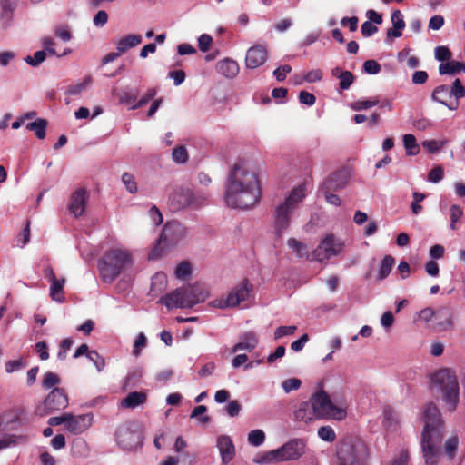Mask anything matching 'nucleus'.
Segmentation results:
<instances>
[{
  "mask_svg": "<svg viewBox=\"0 0 465 465\" xmlns=\"http://www.w3.org/2000/svg\"><path fill=\"white\" fill-rule=\"evenodd\" d=\"M288 247L292 250L299 258H306L312 260V253L309 252L308 246L295 238H289L287 241Z\"/></svg>",
  "mask_w": 465,
  "mask_h": 465,
  "instance_id": "7c9ffc66",
  "label": "nucleus"
},
{
  "mask_svg": "<svg viewBox=\"0 0 465 465\" xmlns=\"http://www.w3.org/2000/svg\"><path fill=\"white\" fill-rule=\"evenodd\" d=\"M193 199L190 189L175 188L169 196L170 207L173 211L183 209L193 203Z\"/></svg>",
  "mask_w": 465,
  "mask_h": 465,
  "instance_id": "2eb2a0df",
  "label": "nucleus"
},
{
  "mask_svg": "<svg viewBox=\"0 0 465 465\" xmlns=\"http://www.w3.org/2000/svg\"><path fill=\"white\" fill-rule=\"evenodd\" d=\"M453 312L450 307L442 306L436 310L434 319L440 331H447L453 326Z\"/></svg>",
  "mask_w": 465,
  "mask_h": 465,
  "instance_id": "b1692460",
  "label": "nucleus"
},
{
  "mask_svg": "<svg viewBox=\"0 0 465 465\" xmlns=\"http://www.w3.org/2000/svg\"><path fill=\"white\" fill-rule=\"evenodd\" d=\"M192 272V267L189 262L183 261L180 262L175 269V276L178 279H185Z\"/></svg>",
  "mask_w": 465,
  "mask_h": 465,
  "instance_id": "c03bdc74",
  "label": "nucleus"
},
{
  "mask_svg": "<svg viewBox=\"0 0 465 465\" xmlns=\"http://www.w3.org/2000/svg\"><path fill=\"white\" fill-rule=\"evenodd\" d=\"M67 405V395L61 388H54L44 401V407L49 411L64 410Z\"/></svg>",
  "mask_w": 465,
  "mask_h": 465,
  "instance_id": "4468645a",
  "label": "nucleus"
},
{
  "mask_svg": "<svg viewBox=\"0 0 465 465\" xmlns=\"http://www.w3.org/2000/svg\"><path fill=\"white\" fill-rule=\"evenodd\" d=\"M172 156L173 160L177 163H184L188 160V153L184 146L173 148Z\"/></svg>",
  "mask_w": 465,
  "mask_h": 465,
  "instance_id": "49530a36",
  "label": "nucleus"
},
{
  "mask_svg": "<svg viewBox=\"0 0 465 465\" xmlns=\"http://www.w3.org/2000/svg\"><path fill=\"white\" fill-rule=\"evenodd\" d=\"M369 457L366 443L358 438H345L337 448L338 465H365Z\"/></svg>",
  "mask_w": 465,
  "mask_h": 465,
  "instance_id": "39448f33",
  "label": "nucleus"
},
{
  "mask_svg": "<svg viewBox=\"0 0 465 465\" xmlns=\"http://www.w3.org/2000/svg\"><path fill=\"white\" fill-rule=\"evenodd\" d=\"M15 8L14 0H1L0 1V17L3 22V25H5L6 21H8L13 14Z\"/></svg>",
  "mask_w": 465,
  "mask_h": 465,
  "instance_id": "c9c22d12",
  "label": "nucleus"
},
{
  "mask_svg": "<svg viewBox=\"0 0 465 465\" xmlns=\"http://www.w3.org/2000/svg\"><path fill=\"white\" fill-rule=\"evenodd\" d=\"M133 256L124 248H111L106 251L101 260L99 271L104 282H114L122 272L133 265Z\"/></svg>",
  "mask_w": 465,
  "mask_h": 465,
  "instance_id": "7ed1b4c3",
  "label": "nucleus"
},
{
  "mask_svg": "<svg viewBox=\"0 0 465 465\" xmlns=\"http://www.w3.org/2000/svg\"><path fill=\"white\" fill-rule=\"evenodd\" d=\"M184 299L183 289L181 287L161 297L160 302L168 309L187 308L189 303Z\"/></svg>",
  "mask_w": 465,
  "mask_h": 465,
  "instance_id": "412c9836",
  "label": "nucleus"
},
{
  "mask_svg": "<svg viewBox=\"0 0 465 465\" xmlns=\"http://www.w3.org/2000/svg\"><path fill=\"white\" fill-rule=\"evenodd\" d=\"M217 448L219 450L222 462L228 464L235 456V447L229 436L222 435L217 438Z\"/></svg>",
  "mask_w": 465,
  "mask_h": 465,
  "instance_id": "aec40b11",
  "label": "nucleus"
},
{
  "mask_svg": "<svg viewBox=\"0 0 465 465\" xmlns=\"http://www.w3.org/2000/svg\"><path fill=\"white\" fill-rule=\"evenodd\" d=\"M257 344L258 339L256 334L252 331H249L244 333L241 337V341L233 346L232 352H237L242 350L252 351L257 346Z\"/></svg>",
  "mask_w": 465,
  "mask_h": 465,
  "instance_id": "cd10ccee",
  "label": "nucleus"
},
{
  "mask_svg": "<svg viewBox=\"0 0 465 465\" xmlns=\"http://www.w3.org/2000/svg\"><path fill=\"white\" fill-rule=\"evenodd\" d=\"M60 383V378L57 374L52 371H47L42 381V385L45 389H50Z\"/></svg>",
  "mask_w": 465,
  "mask_h": 465,
  "instance_id": "de8ad7c7",
  "label": "nucleus"
},
{
  "mask_svg": "<svg viewBox=\"0 0 465 465\" xmlns=\"http://www.w3.org/2000/svg\"><path fill=\"white\" fill-rule=\"evenodd\" d=\"M46 57V52L44 50L37 51L34 54V56L27 55L25 61L31 66H37L45 61Z\"/></svg>",
  "mask_w": 465,
  "mask_h": 465,
  "instance_id": "3c124183",
  "label": "nucleus"
},
{
  "mask_svg": "<svg viewBox=\"0 0 465 465\" xmlns=\"http://www.w3.org/2000/svg\"><path fill=\"white\" fill-rule=\"evenodd\" d=\"M87 358L89 361L94 362L98 371H101L104 368V361L97 351H91L89 353H87Z\"/></svg>",
  "mask_w": 465,
  "mask_h": 465,
  "instance_id": "4d7b16f0",
  "label": "nucleus"
},
{
  "mask_svg": "<svg viewBox=\"0 0 465 465\" xmlns=\"http://www.w3.org/2000/svg\"><path fill=\"white\" fill-rule=\"evenodd\" d=\"M183 234V227L178 222L167 223L157 241L156 245L150 252L148 258L150 260L158 259L163 255V246L173 245L176 243Z\"/></svg>",
  "mask_w": 465,
  "mask_h": 465,
  "instance_id": "1a4fd4ad",
  "label": "nucleus"
},
{
  "mask_svg": "<svg viewBox=\"0 0 465 465\" xmlns=\"http://www.w3.org/2000/svg\"><path fill=\"white\" fill-rule=\"evenodd\" d=\"M343 248L341 242H336L332 235H327L312 252V260L322 262L331 256L339 254Z\"/></svg>",
  "mask_w": 465,
  "mask_h": 465,
  "instance_id": "9d476101",
  "label": "nucleus"
},
{
  "mask_svg": "<svg viewBox=\"0 0 465 465\" xmlns=\"http://www.w3.org/2000/svg\"><path fill=\"white\" fill-rule=\"evenodd\" d=\"M402 140L407 155H416L420 153V146L413 134H404Z\"/></svg>",
  "mask_w": 465,
  "mask_h": 465,
  "instance_id": "f704fd0d",
  "label": "nucleus"
},
{
  "mask_svg": "<svg viewBox=\"0 0 465 465\" xmlns=\"http://www.w3.org/2000/svg\"><path fill=\"white\" fill-rule=\"evenodd\" d=\"M88 200L87 191L84 188L76 190L71 195V201L69 203L70 212L75 216H81L85 208L86 202Z\"/></svg>",
  "mask_w": 465,
  "mask_h": 465,
  "instance_id": "6ab92c4d",
  "label": "nucleus"
},
{
  "mask_svg": "<svg viewBox=\"0 0 465 465\" xmlns=\"http://www.w3.org/2000/svg\"><path fill=\"white\" fill-rule=\"evenodd\" d=\"M361 31L363 36L369 37L378 32V27L373 23L365 21L361 25Z\"/></svg>",
  "mask_w": 465,
  "mask_h": 465,
  "instance_id": "0e129e2a",
  "label": "nucleus"
},
{
  "mask_svg": "<svg viewBox=\"0 0 465 465\" xmlns=\"http://www.w3.org/2000/svg\"><path fill=\"white\" fill-rule=\"evenodd\" d=\"M261 180L255 166L242 160L236 162L226 179V204L231 208L251 209L261 201Z\"/></svg>",
  "mask_w": 465,
  "mask_h": 465,
  "instance_id": "f257e3e1",
  "label": "nucleus"
},
{
  "mask_svg": "<svg viewBox=\"0 0 465 465\" xmlns=\"http://www.w3.org/2000/svg\"><path fill=\"white\" fill-rule=\"evenodd\" d=\"M216 70L219 74L228 79L234 78L239 74V64L235 60L225 58L216 64Z\"/></svg>",
  "mask_w": 465,
  "mask_h": 465,
  "instance_id": "393cba45",
  "label": "nucleus"
},
{
  "mask_svg": "<svg viewBox=\"0 0 465 465\" xmlns=\"http://www.w3.org/2000/svg\"><path fill=\"white\" fill-rule=\"evenodd\" d=\"M252 289V284L248 279H244L229 292L225 300L220 302L219 307L226 308L238 306L241 302H244L248 299Z\"/></svg>",
  "mask_w": 465,
  "mask_h": 465,
  "instance_id": "9b49d317",
  "label": "nucleus"
},
{
  "mask_svg": "<svg viewBox=\"0 0 465 465\" xmlns=\"http://www.w3.org/2000/svg\"><path fill=\"white\" fill-rule=\"evenodd\" d=\"M322 191L324 194V197H325L327 203H329L332 205H335V206L341 205V201L340 197L337 194H334L331 193L333 190H329L325 187H322Z\"/></svg>",
  "mask_w": 465,
  "mask_h": 465,
  "instance_id": "680f3d73",
  "label": "nucleus"
},
{
  "mask_svg": "<svg viewBox=\"0 0 465 465\" xmlns=\"http://www.w3.org/2000/svg\"><path fill=\"white\" fill-rule=\"evenodd\" d=\"M444 171L440 165L432 168L428 173V181L430 183H439L443 179Z\"/></svg>",
  "mask_w": 465,
  "mask_h": 465,
  "instance_id": "864d4df0",
  "label": "nucleus"
},
{
  "mask_svg": "<svg viewBox=\"0 0 465 465\" xmlns=\"http://www.w3.org/2000/svg\"><path fill=\"white\" fill-rule=\"evenodd\" d=\"M443 25L444 17L440 15H435L430 19L428 27L431 30H439L443 26Z\"/></svg>",
  "mask_w": 465,
  "mask_h": 465,
  "instance_id": "774afa93",
  "label": "nucleus"
},
{
  "mask_svg": "<svg viewBox=\"0 0 465 465\" xmlns=\"http://www.w3.org/2000/svg\"><path fill=\"white\" fill-rule=\"evenodd\" d=\"M338 79L340 80V88L341 90H347L352 84L355 77L351 72L345 70L342 74H341Z\"/></svg>",
  "mask_w": 465,
  "mask_h": 465,
  "instance_id": "37998d69",
  "label": "nucleus"
},
{
  "mask_svg": "<svg viewBox=\"0 0 465 465\" xmlns=\"http://www.w3.org/2000/svg\"><path fill=\"white\" fill-rule=\"evenodd\" d=\"M349 181V172L345 169L339 170L330 175L322 187L329 190L338 191L344 188Z\"/></svg>",
  "mask_w": 465,
  "mask_h": 465,
  "instance_id": "5701e85b",
  "label": "nucleus"
},
{
  "mask_svg": "<svg viewBox=\"0 0 465 465\" xmlns=\"http://www.w3.org/2000/svg\"><path fill=\"white\" fill-rule=\"evenodd\" d=\"M318 419L332 418L342 420L346 416L344 409L335 406L324 391H319L310 398Z\"/></svg>",
  "mask_w": 465,
  "mask_h": 465,
  "instance_id": "6e6552de",
  "label": "nucleus"
},
{
  "mask_svg": "<svg viewBox=\"0 0 465 465\" xmlns=\"http://www.w3.org/2000/svg\"><path fill=\"white\" fill-rule=\"evenodd\" d=\"M268 58V50L265 45H254L246 52L245 64L247 68L255 69L262 65Z\"/></svg>",
  "mask_w": 465,
  "mask_h": 465,
  "instance_id": "ddd939ff",
  "label": "nucleus"
},
{
  "mask_svg": "<svg viewBox=\"0 0 465 465\" xmlns=\"http://www.w3.org/2000/svg\"><path fill=\"white\" fill-rule=\"evenodd\" d=\"M265 440V433L262 430H251L248 434V441L251 445L258 447Z\"/></svg>",
  "mask_w": 465,
  "mask_h": 465,
  "instance_id": "ea45409f",
  "label": "nucleus"
},
{
  "mask_svg": "<svg viewBox=\"0 0 465 465\" xmlns=\"http://www.w3.org/2000/svg\"><path fill=\"white\" fill-rule=\"evenodd\" d=\"M92 421V414L74 416L69 413L66 422V430L73 434H80L91 426Z\"/></svg>",
  "mask_w": 465,
  "mask_h": 465,
  "instance_id": "a211bd4d",
  "label": "nucleus"
},
{
  "mask_svg": "<svg viewBox=\"0 0 465 465\" xmlns=\"http://www.w3.org/2000/svg\"><path fill=\"white\" fill-rule=\"evenodd\" d=\"M451 55H452V54L447 46L440 45L435 48V58L438 61H440V62L449 61L451 58Z\"/></svg>",
  "mask_w": 465,
  "mask_h": 465,
  "instance_id": "603ef678",
  "label": "nucleus"
},
{
  "mask_svg": "<svg viewBox=\"0 0 465 465\" xmlns=\"http://www.w3.org/2000/svg\"><path fill=\"white\" fill-rule=\"evenodd\" d=\"M393 27L402 30L405 27L403 15L400 10H394L391 16Z\"/></svg>",
  "mask_w": 465,
  "mask_h": 465,
  "instance_id": "13d9d810",
  "label": "nucleus"
},
{
  "mask_svg": "<svg viewBox=\"0 0 465 465\" xmlns=\"http://www.w3.org/2000/svg\"><path fill=\"white\" fill-rule=\"evenodd\" d=\"M450 96L455 97V101L459 102L460 99L465 97V87L462 85L461 81L457 78L453 82L451 87L450 88Z\"/></svg>",
  "mask_w": 465,
  "mask_h": 465,
  "instance_id": "58836bf2",
  "label": "nucleus"
},
{
  "mask_svg": "<svg viewBox=\"0 0 465 465\" xmlns=\"http://www.w3.org/2000/svg\"><path fill=\"white\" fill-rule=\"evenodd\" d=\"M48 122L43 118H37L35 121L28 123L26 129L35 132V136L38 139H45L46 135V127Z\"/></svg>",
  "mask_w": 465,
  "mask_h": 465,
  "instance_id": "2f4dec72",
  "label": "nucleus"
},
{
  "mask_svg": "<svg viewBox=\"0 0 465 465\" xmlns=\"http://www.w3.org/2000/svg\"><path fill=\"white\" fill-rule=\"evenodd\" d=\"M147 394L144 391L130 392L121 401V406L125 409H135L146 402Z\"/></svg>",
  "mask_w": 465,
  "mask_h": 465,
  "instance_id": "a878e982",
  "label": "nucleus"
},
{
  "mask_svg": "<svg viewBox=\"0 0 465 465\" xmlns=\"http://www.w3.org/2000/svg\"><path fill=\"white\" fill-rule=\"evenodd\" d=\"M115 440L120 447L124 450H132L139 442V435L127 426H121L115 432Z\"/></svg>",
  "mask_w": 465,
  "mask_h": 465,
  "instance_id": "dca6fc26",
  "label": "nucleus"
},
{
  "mask_svg": "<svg viewBox=\"0 0 465 465\" xmlns=\"http://www.w3.org/2000/svg\"><path fill=\"white\" fill-rule=\"evenodd\" d=\"M185 302L189 303L187 308H193L195 304L203 302L209 297L208 291L199 284L183 287Z\"/></svg>",
  "mask_w": 465,
  "mask_h": 465,
  "instance_id": "f3484780",
  "label": "nucleus"
},
{
  "mask_svg": "<svg viewBox=\"0 0 465 465\" xmlns=\"http://www.w3.org/2000/svg\"><path fill=\"white\" fill-rule=\"evenodd\" d=\"M424 428L421 433V450L426 465H437L439 447L443 439V420L439 408L430 402L423 410Z\"/></svg>",
  "mask_w": 465,
  "mask_h": 465,
  "instance_id": "f03ea898",
  "label": "nucleus"
},
{
  "mask_svg": "<svg viewBox=\"0 0 465 465\" xmlns=\"http://www.w3.org/2000/svg\"><path fill=\"white\" fill-rule=\"evenodd\" d=\"M301 381L297 378H290L282 381V387L286 393L296 391L301 387Z\"/></svg>",
  "mask_w": 465,
  "mask_h": 465,
  "instance_id": "5fc2aeb1",
  "label": "nucleus"
},
{
  "mask_svg": "<svg viewBox=\"0 0 465 465\" xmlns=\"http://www.w3.org/2000/svg\"><path fill=\"white\" fill-rule=\"evenodd\" d=\"M305 187L299 185L292 189L284 203L280 204L276 209L275 214V229L278 234L288 228L290 224V217L296 205L305 197Z\"/></svg>",
  "mask_w": 465,
  "mask_h": 465,
  "instance_id": "423d86ee",
  "label": "nucleus"
},
{
  "mask_svg": "<svg viewBox=\"0 0 465 465\" xmlns=\"http://www.w3.org/2000/svg\"><path fill=\"white\" fill-rule=\"evenodd\" d=\"M292 71V67L289 64H284L281 67H278L273 71V75L276 77L277 81L282 82L286 78V74H289Z\"/></svg>",
  "mask_w": 465,
  "mask_h": 465,
  "instance_id": "338daca9",
  "label": "nucleus"
},
{
  "mask_svg": "<svg viewBox=\"0 0 465 465\" xmlns=\"http://www.w3.org/2000/svg\"><path fill=\"white\" fill-rule=\"evenodd\" d=\"M294 416L297 420L304 422H309L314 419H318L311 400L302 402L299 408L295 411Z\"/></svg>",
  "mask_w": 465,
  "mask_h": 465,
  "instance_id": "bb28decb",
  "label": "nucleus"
},
{
  "mask_svg": "<svg viewBox=\"0 0 465 465\" xmlns=\"http://www.w3.org/2000/svg\"><path fill=\"white\" fill-rule=\"evenodd\" d=\"M91 83V76H87L82 83L72 84L68 86L66 94L69 95H78L86 90L88 84Z\"/></svg>",
  "mask_w": 465,
  "mask_h": 465,
  "instance_id": "a19ab883",
  "label": "nucleus"
},
{
  "mask_svg": "<svg viewBox=\"0 0 465 465\" xmlns=\"http://www.w3.org/2000/svg\"><path fill=\"white\" fill-rule=\"evenodd\" d=\"M119 102L121 104H130L136 101L138 95V90L134 92H130L127 90H124L121 93L117 94Z\"/></svg>",
  "mask_w": 465,
  "mask_h": 465,
  "instance_id": "a18cd8bd",
  "label": "nucleus"
},
{
  "mask_svg": "<svg viewBox=\"0 0 465 465\" xmlns=\"http://www.w3.org/2000/svg\"><path fill=\"white\" fill-rule=\"evenodd\" d=\"M461 70L465 71V64L458 61H450L446 64H441L439 66L440 74H455Z\"/></svg>",
  "mask_w": 465,
  "mask_h": 465,
  "instance_id": "473e14b6",
  "label": "nucleus"
},
{
  "mask_svg": "<svg viewBox=\"0 0 465 465\" xmlns=\"http://www.w3.org/2000/svg\"><path fill=\"white\" fill-rule=\"evenodd\" d=\"M381 64L372 59L367 60L363 64V70L369 74H377L381 71Z\"/></svg>",
  "mask_w": 465,
  "mask_h": 465,
  "instance_id": "6e6d98bb",
  "label": "nucleus"
},
{
  "mask_svg": "<svg viewBox=\"0 0 465 465\" xmlns=\"http://www.w3.org/2000/svg\"><path fill=\"white\" fill-rule=\"evenodd\" d=\"M463 215V210L460 206L457 204H453L450 209V229L458 230V223L461 219Z\"/></svg>",
  "mask_w": 465,
  "mask_h": 465,
  "instance_id": "e433bc0d",
  "label": "nucleus"
},
{
  "mask_svg": "<svg viewBox=\"0 0 465 465\" xmlns=\"http://www.w3.org/2000/svg\"><path fill=\"white\" fill-rule=\"evenodd\" d=\"M50 282H51V286H50L51 298L57 302H64V286L65 283V280L64 278H62V279L54 278V279L51 280Z\"/></svg>",
  "mask_w": 465,
  "mask_h": 465,
  "instance_id": "c756f323",
  "label": "nucleus"
},
{
  "mask_svg": "<svg viewBox=\"0 0 465 465\" xmlns=\"http://www.w3.org/2000/svg\"><path fill=\"white\" fill-rule=\"evenodd\" d=\"M122 182L129 193H134L137 192V183L133 174L124 173L122 175Z\"/></svg>",
  "mask_w": 465,
  "mask_h": 465,
  "instance_id": "79ce46f5",
  "label": "nucleus"
},
{
  "mask_svg": "<svg viewBox=\"0 0 465 465\" xmlns=\"http://www.w3.org/2000/svg\"><path fill=\"white\" fill-rule=\"evenodd\" d=\"M379 103L378 99L371 100H359L351 104V107L354 111H361L377 105Z\"/></svg>",
  "mask_w": 465,
  "mask_h": 465,
  "instance_id": "09e8293b",
  "label": "nucleus"
},
{
  "mask_svg": "<svg viewBox=\"0 0 465 465\" xmlns=\"http://www.w3.org/2000/svg\"><path fill=\"white\" fill-rule=\"evenodd\" d=\"M450 98L451 96L450 94V87L446 84L438 85L436 88H434L431 94V99L434 102L440 103L447 106L450 110L454 111L459 107V102H448V100Z\"/></svg>",
  "mask_w": 465,
  "mask_h": 465,
  "instance_id": "4be33fe9",
  "label": "nucleus"
},
{
  "mask_svg": "<svg viewBox=\"0 0 465 465\" xmlns=\"http://www.w3.org/2000/svg\"><path fill=\"white\" fill-rule=\"evenodd\" d=\"M459 446V438L458 436H452L449 438L444 445L445 454L450 459H453L456 455L457 450Z\"/></svg>",
  "mask_w": 465,
  "mask_h": 465,
  "instance_id": "4c0bfd02",
  "label": "nucleus"
},
{
  "mask_svg": "<svg viewBox=\"0 0 465 465\" xmlns=\"http://www.w3.org/2000/svg\"><path fill=\"white\" fill-rule=\"evenodd\" d=\"M318 436L329 442H332L336 439V434L333 429L330 426H322L318 430Z\"/></svg>",
  "mask_w": 465,
  "mask_h": 465,
  "instance_id": "8fccbe9b",
  "label": "nucleus"
},
{
  "mask_svg": "<svg viewBox=\"0 0 465 465\" xmlns=\"http://www.w3.org/2000/svg\"><path fill=\"white\" fill-rule=\"evenodd\" d=\"M24 414L25 410L22 407H14L5 411L0 416V431L14 430L17 425L26 423Z\"/></svg>",
  "mask_w": 465,
  "mask_h": 465,
  "instance_id": "f8f14e48",
  "label": "nucleus"
},
{
  "mask_svg": "<svg viewBox=\"0 0 465 465\" xmlns=\"http://www.w3.org/2000/svg\"><path fill=\"white\" fill-rule=\"evenodd\" d=\"M297 330L296 326H280L275 330L274 339L278 340L283 336L292 335Z\"/></svg>",
  "mask_w": 465,
  "mask_h": 465,
  "instance_id": "052dcab7",
  "label": "nucleus"
},
{
  "mask_svg": "<svg viewBox=\"0 0 465 465\" xmlns=\"http://www.w3.org/2000/svg\"><path fill=\"white\" fill-rule=\"evenodd\" d=\"M306 443L302 439H293L282 447L268 451L262 457V462H282L298 460L305 453Z\"/></svg>",
  "mask_w": 465,
  "mask_h": 465,
  "instance_id": "0eeeda50",
  "label": "nucleus"
},
{
  "mask_svg": "<svg viewBox=\"0 0 465 465\" xmlns=\"http://www.w3.org/2000/svg\"><path fill=\"white\" fill-rule=\"evenodd\" d=\"M212 44L213 38L211 35L207 34H203L198 38V46L200 51H202L203 53L207 52L210 49Z\"/></svg>",
  "mask_w": 465,
  "mask_h": 465,
  "instance_id": "bf43d9fd",
  "label": "nucleus"
},
{
  "mask_svg": "<svg viewBox=\"0 0 465 465\" xmlns=\"http://www.w3.org/2000/svg\"><path fill=\"white\" fill-rule=\"evenodd\" d=\"M433 388L441 394V398L450 411L456 410L459 403L460 387L455 371L445 368L436 371L431 377Z\"/></svg>",
  "mask_w": 465,
  "mask_h": 465,
  "instance_id": "20e7f679",
  "label": "nucleus"
},
{
  "mask_svg": "<svg viewBox=\"0 0 465 465\" xmlns=\"http://www.w3.org/2000/svg\"><path fill=\"white\" fill-rule=\"evenodd\" d=\"M299 101L301 104L312 106L315 104L316 98L312 94L307 91H301L299 94Z\"/></svg>",
  "mask_w": 465,
  "mask_h": 465,
  "instance_id": "69168bd1",
  "label": "nucleus"
},
{
  "mask_svg": "<svg viewBox=\"0 0 465 465\" xmlns=\"http://www.w3.org/2000/svg\"><path fill=\"white\" fill-rule=\"evenodd\" d=\"M141 43L142 36L140 35H127L117 42L116 48L119 53L124 54L128 49L134 47Z\"/></svg>",
  "mask_w": 465,
  "mask_h": 465,
  "instance_id": "c85d7f7f",
  "label": "nucleus"
},
{
  "mask_svg": "<svg viewBox=\"0 0 465 465\" xmlns=\"http://www.w3.org/2000/svg\"><path fill=\"white\" fill-rule=\"evenodd\" d=\"M25 362L23 361V359L14 360V361H8L5 363V371L8 373H11L13 371H18L24 367H25Z\"/></svg>",
  "mask_w": 465,
  "mask_h": 465,
  "instance_id": "e2e57ef3",
  "label": "nucleus"
},
{
  "mask_svg": "<svg viewBox=\"0 0 465 465\" xmlns=\"http://www.w3.org/2000/svg\"><path fill=\"white\" fill-rule=\"evenodd\" d=\"M394 264L395 259L391 255H385L379 269L378 280H384L387 278Z\"/></svg>",
  "mask_w": 465,
  "mask_h": 465,
  "instance_id": "72a5a7b5",
  "label": "nucleus"
}]
</instances>
